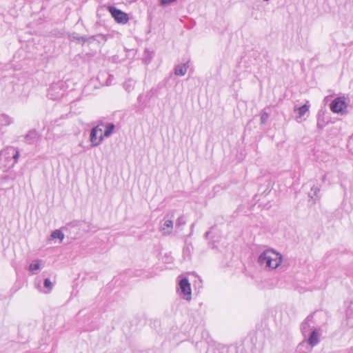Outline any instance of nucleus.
Returning a JSON list of instances; mask_svg holds the SVG:
<instances>
[{"label":"nucleus","instance_id":"7ed1b4c3","mask_svg":"<svg viewBox=\"0 0 353 353\" xmlns=\"http://www.w3.org/2000/svg\"><path fill=\"white\" fill-rule=\"evenodd\" d=\"M348 103L344 96L335 98L330 104V108L334 113L344 115L347 113Z\"/></svg>","mask_w":353,"mask_h":353},{"label":"nucleus","instance_id":"393cba45","mask_svg":"<svg viewBox=\"0 0 353 353\" xmlns=\"http://www.w3.org/2000/svg\"><path fill=\"white\" fill-rule=\"evenodd\" d=\"M185 224V217L183 216H179L177 220H176V227H181V225H183Z\"/></svg>","mask_w":353,"mask_h":353},{"label":"nucleus","instance_id":"9d476101","mask_svg":"<svg viewBox=\"0 0 353 353\" xmlns=\"http://www.w3.org/2000/svg\"><path fill=\"white\" fill-rule=\"evenodd\" d=\"M157 90L154 88H151L150 90L146 92L145 94H140L139 95L137 100L139 103H141L144 107H146L150 103V100L157 97Z\"/></svg>","mask_w":353,"mask_h":353},{"label":"nucleus","instance_id":"dca6fc26","mask_svg":"<svg viewBox=\"0 0 353 353\" xmlns=\"http://www.w3.org/2000/svg\"><path fill=\"white\" fill-rule=\"evenodd\" d=\"M188 65L186 63L178 65L175 67L174 74L177 76H184L187 72Z\"/></svg>","mask_w":353,"mask_h":353},{"label":"nucleus","instance_id":"2eb2a0df","mask_svg":"<svg viewBox=\"0 0 353 353\" xmlns=\"http://www.w3.org/2000/svg\"><path fill=\"white\" fill-rule=\"evenodd\" d=\"M347 324L353 327V302H352L346 311Z\"/></svg>","mask_w":353,"mask_h":353},{"label":"nucleus","instance_id":"bb28decb","mask_svg":"<svg viewBox=\"0 0 353 353\" xmlns=\"http://www.w3.org/2000/svg\"><path fill=\"white\" fill-rule=\"evenodd\" d=\"M325 179V176H324L323 177V181H324Z\"/></svg>","mask_w":353,"mask_h":353},{"label":"nucleus","instance_id":"f3484780","mask_svg":"<svg viewBox=\"0 0 353 353\" xmlns=\"http://www.w3.org/2000/svg\"><path fill=\"white\" fill-rule=\"evenodd\" d=\"M12 123V119L6 114H0V126H7Z\"/></svg>","mask_w":353,"mask_h":353},{"label":"nucleus","instance_id":"a878e982","mask_svg":"<svg viewBox=\"0 0 353 353\" xmlns=\"http://www.w3.org/2000/svg\"><path fill=\"white\" fill-rule=\"evenodd\" d=\"M175 1H176V0H159V3L162 6H165Z\"/></svg>","mask_w":353,"mask_h":353},{"label":"nucleus","instance_id":"f8f14e48","mask_svg":"<svg viewBox=\"0 0 353 353\" xmlns=\"http://www.w3.org/2000/svg\"><path fill=\"white\" fill-rule=\"evenodd\" d=\"M40 138V134L36 130H32L24 137V141L28 144H34L39 141Z\"/></svg>","mask_w":353,"mask_h":353},{"label":"nucleus","instance_id":"b1692460","mask_svg":"<svg viewBox=\"0 0 353 353\" xmlns=\"http://www.w3.org/2000/svg\"><path fill=\"white\" fill-rule=\"evenodd\" d=\"M311 192H313V196H311V198L316 201V199L319 198L318 193L320 192V188L316 186H313L311 188Z\"/></svg>","mask_w":353,"mask_h":353},{"label":"nucleus","instance_id":"f257e3e1","mask_svg":"<svg viewBox=\"0 0 353 353\" xmlns=\"http://www.w3.org/2000/svg\"><path fill=\"white\" fill-rule=\"evenodd\" d=\"M260 266L265 270H272L277 268L282 262V256L272 249L264 250L257 260Z\"/></svg>","mask_w":353,"mask_h":353},{"label":"nucleus","instance_id":"a211bd4d","mask_svg":"<svg viewBox=\"0 0 353 353\" xmlns=\"http://www.w3.org/2000/svg\"><path fill=\"white\" fill-rule=\"evenodd\" d=\"M134 84L135 83L132 79H128L124 82L123 88L127 92H130L133 90Z\"/></svg>","mask_w":353,"mask_h":353},{"label":"nucleus","instance_id":"9b49d317","mask_svg":"<svg viewBox=\"0 0 353 353\" xmlns=\"http://www.w3.org/2000/svg\"><path fill=\"white\" fill-rule=\"evenodd\" d=\"M314 322L313 321V315L310 314L306 317L304 321L301 323V330L304 337L308 332H310L312 329H316L314 327Z\"/></svg>","mask_w":353,"mask_h":353},{"label":"nucleus","instance_id":"0eeeda50","mask_svg":"<svg viewBox=\"0 0 353 353\" xmlns=\"http://www.w3.org/2000/svg\"><path fill=\"white\" fill-rule=\"evenodd\" d=\"M108 10L110 14H112V17L115 19L117 22L125 24L128 21L129 18L126 13L116 8L114 6H110L108 8Z\"/></svg>","mask_w":353,"mask_h":353},{"label":"nucleus","instance_id":"39448f33","mask_svg":"<svg viewBox=\"0 0 353 353\" xmlns=\"http://www.w3.org/2000/svg\"><path fill=\"white\" fill-rule=\"evenodd\" d=\"M174 212L168 214L161 223L160 230L164 235H169L172 232Z\"/></svg>","mask_w":353,"mask_h":353},{"label":"nucleus","instance_id":"4468645a","mask_svg":"<svg viewBox=\"0 0 353 353\" xmlns=\"http://www.w3.org/2000/svg\"><path fill=\"white\" fill-rule=\"evenodd\" d=\"M308 103L309 102L307 101V103L303 105L299 108H294V112H297L298 113V116L296 117L297 121L299 119H301L305 115V114L309 110L310 105Z\"/></svg>","mask_w":353,"mask_h":353},{"label":"nucleus","instance_id":"1a4fd4ad","mask_svg":"<svg viewBox=\"0 0 353 353\" xmlns=\"http://www.w3.org/2000/svg\"><path fill=\"white\" fill-rule=\"evenodd\" d=\"M321 335V332L320 328L312 329L305 343L313 348L319 343Z\"/></svg>","mask_w":353,"mask_h":353},{"label":"nucleus","instance_id":"6e6552de","mask_svg":"<svg viewBox=\"0 0 353 353\" xmlns=\"http://www.w3.org/2000/svg\"><path fill=\"white\" fill-rule=\"evenodd\" d=\"M179 290L184 299L187 301L191 300V288L189 281L186 278H183L179 281Z\"/></svg>","mask_w":353,"mask_h":353},{"label":"nucleus","instance_id":"ddd939ff","mask_svg":"<svg viewBox=\"0 0 353 353\" xmlns=\"http://www.w3.org/2000/svg\"><path fill=\"white\" fill-rule=\"evenodd\" d=\"M312 350V347L303 341L298 345L294 353H310Z\"/></svg>","mask_w":353,"mask_h":353},{"label":"nucleus","instance_id":"6ab92c4d","mask_svg":"<svg viewBox=\"0 0 353 353\" xmlns=\"http://www.w3.org/2000/svg\"><path fill=\"white\" fill-rule=\"evenodd\" d=\"M114 129V125L113 123H107L105 125V130L103 134L105 137H109Z\"/></svg>","mask_w":353,"mask_h":353},{"label":"nucleus","instance_id":"423d86ee","mask_svg":"<svg viewBox=\"0 0 353 353\" xmlns=\"http://www.w3.org/2000/svg\"><path fill=\"white\" fill-rule=\"evenodd\" d=\"M103 140L102 129L99 125L93 128L90 132V141L91 146L97 147L101 144Z\"/></svg>","mask_w":353,"mask_h":353},{"label":"nucleus","instance_id":"4be33fe9","mask_svg":"<svg viewBox=\"0 0 353 353\" xmlns=\"http://www.w3.org/2000/svg\"><path fill=\"white\" fill-rule=\"evenodd\" d=\"M270 114L268 113L265 110H263L261 114V123L264 124L268 119Z\"/></svg>","mask_w":353,"mask_h":353},{"label":"nucleus","instance_id":"aec40b11","mask_svg":"<svg viewBox=\"0 0 353 353\" xmlns=\"http://www.w3.org/2000/svg\"><path fill=\"white\" fill-rule=\"evenodd\" d=\"M51 236L52 239H59L61 241H62L64 238V234L61 230H56L52 232Z\"/></svg>","mask_w":353,"mask_h":353},{"label":"nucleus","instance_id":"5701e85b","mask_svg":"<svg viewBox=\"0 0 353 353\" xmlns=\"http://www.w3.org/2000/svg\"><path fill=\"white\" fill-rule=\"evenodd\" d=\"M43 285L46 288L48 289V291L46 292V293L49 292L52 289L53 287V285L49 279H46L44 280Z\"/></svg>","mask_w":353,"mask_h":353},{"label":"nucleus","instance_id":"f03ea898","mask_svg":"<svg viewBox=\"0 0 353 353\" xmlns=\"http://www.w3.org/2000/svg\"><path fill=\"white\" fill-rule=\"evenodd\" d=\"M19 157V150L14 147H7L0 152V165L5 171L13 168Z\"/></svg>","mask_w":353,"mask_h":353},{"label":"nucleus","instance_id":"412c9836","mask_svg":"<svg viewBox=\"0 0 353 353\" xmlns=\"http://www.w3.org/2000/svg\"><path fill=\"white\" fill-rule=\"evenodd\" d=\"M30 270L34 272L40 269V261L37 260L30 265Z\"/></svg>","mask_w":353,"mask_h":353},{"label":"nucleus","instance_id":"20e7f679","mask_svg":"<svg viewBox=\"0 0 353 353\" xmlns=\"http://www.w3.org/2000/svg\"><path fill=\"white\" fill-rule=\"evenodd\" d=\"M63 88V83L62 82L53 83L48 89V97L52 100L60 99L63 96L65 92V90Z\"/></svg>","mask_w":353,"mask_h":353}]
</instances>
